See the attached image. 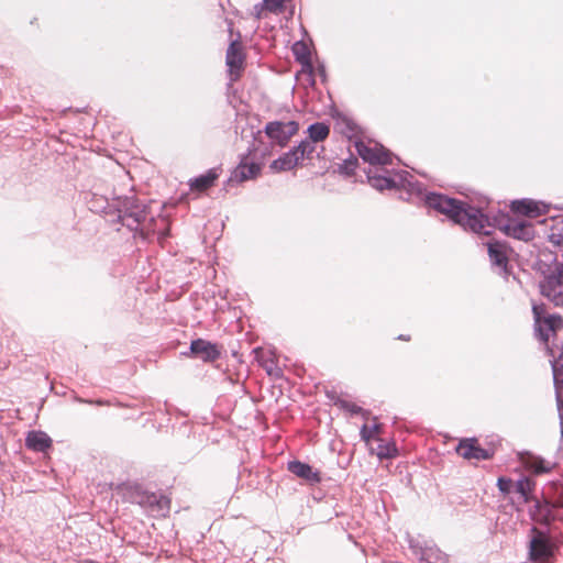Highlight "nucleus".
<instances>
[{
  "label": "nucleus",
  "mask_w": 563,
  "mask_h": 563,
  "mask_svg": "<svg viewBox=\"0 0 563 563\" xmlns=\"http://www.w3.org/2000/svg\"><path fill=\"white\" fill-rule=\"evenodd\" d=\"M123 221H126L128 227L133 224L139 225L146 219V211L143 207L135 203V200L130 199L124 203Z\"/></svg>",
  "instance_id": "nucleus-13"
},
{
  "label": "nucleus",
  "mask_w": 563,
  "mask_h": 563,
  "mask_svg": "<svg viewBox=\"0 0 563 563\" xmlns=\"http://www.w3.org/2000/svg\"><path fill=\"white\" fill-rule=\"evenodd\" d=\"M285 1L286 0H263V7L269 12L278 13L284 9Z\"/></svg>",
  "instance_id": "nucleus-29"
},
{
  "label": "nucleus",
  "mask_w": 563,
  "mask_h": 563,
  "mask_svg": "<svg viewBox=\"0 0 563 563\" xmlns=\"http://www.w3.org/2000/svg\"><path fill=\"white\" fill-rule=\"evenodd\" d=\"M551 555V545L541 532H537L530 541V556L532 560H545Z\"/></svg>",
  "instance_id": "nucleus-12"
},
{
  "label": "nucleus",
  "mask_w": 563,
  "mask_h": 563,
  "mask_svg": "<svg viewBox=\"0 0 563 563\" xmlns=\"http://www.w3.org/2000/svg\"><path fill=\"white\" fill-rule=\"evenodd\" d=\"M266 155H268V150H267V148H265V150L261 153L260 158L263 161V159L265 158V156H266Z\"/></svg>",
  "instance_id": "nucleus-33"
},
{
  "label": "nucleus",
  "mask_w": 563,
  "mask_h": 563,
  "mask_svg": "<svg viewBox=\"0 0 563 563\" xmlns=\"http://www.w3.org/2000/svg\"><path fill=\"white\" fill-rule=\"evenodd\" d=\"M498 489L504 494L508 495L514 492L515 483L510 478L499 477L497 481Z\"/></svg>",
  "instance_id": "nucleus-28"
},
{
  "label": "nucleus",
  "mask_w": 563,
  "mask_h": 563,
  "mask_svg": "<svg viewBox=\"0 0 563 563\" xmlns=\"http://www.w3.org/2000/svg\"><path fill=\"white\" fill-rule=\"evenodd\" d=\"M133 500L155 516H165L169 511V500L155 493L137 492Z\"/></svg>",
  "instance_id": "nucleus-6"
},
{
  "label": "nucleus",
  "mask_w": 563,
  "mask_h": 563,
  "mask_svg": "<svg viewBox=\"0 0 563 563\" xmlns=\"http://www.w3.org/2000/svg\"><path fill=\"white\" fill-rule=\"evenodd\" d=\"M329 133L330 128L323 122L313 123L308 128L309 140L316 143L324 141L329 136Z\"/></svg>",
  "instance_id": "nucleus-22"
},
{
  "label": "nucleus",
  "mask_w": 563,
  "mask_h": 563,
  "mask_svg": "<svg viewBox=\"0 0 563 563\" xmlns=\"http://www.w3.org/2000/svg\"><path fill=\"white\" fill-rule=\"evenodd\" d=\"M218 176L219 175L216 169H210L206 174L190 180V188L197 191H205L214 184Z\"/></svg>",
  "instance_id": "nucleus-20"
},
{
  "label": "nucleus",
  "mask_w": 563,
  "mask_h": 563,
  "mask_svg": "<svg viewBox=\"0 0 563 563\" xmlns=\"http://www.w3.org/2000/svg\"><path fill=\"white\" fill-rule=\"evenodd\" d=\"M549 241L556 246H563V217L553 221L549 230Z\"/></svg>",
  "instance_id": "nucleus-24"
},
{
  "label": "nucleus",
  "mask_w": 563,
  "mask_h": 563,
  "mask_svg": "<svg viewBox=\"0 0 563 563\" xmlns=\"http://www.w3.org/2000/svg\"><path fill=\"white\" fill-rule=\"evenodd\" d=\"M367 178L371 186L377 190L393 189L398 186V183L395 178L380 174H374L372 170H368Z\"/></svg>",
  "instance_id": "nucleus-19"
},
{
  "label": "nucleus",
  "mask_w": 563,
  "mask_h": 563,
  "mask_svg": "<svg viewBox=\"0 0 563 563\" xmlns=\"http://www.w3.org/2000/svg\"><path fill=\"white\" fill-rule=\"evenodd\" d=\"M426 202L430 208L446 214L454 223L479 235L488 236L498 228L518 240L529 241L533 238L532 227L526 221L510 220L503 213L490 218L484 213L482 206H470L439 194L428 195Z\"/></svg>",
  "instance_id": "nucleus-1"
},
{
  "label": "nucleus",
  "mask_w": 563,
  "mask_h": 563,
  "mask_svg": "<svg viewBox=\"0 0 563 563\" xmlns=\"http://www.w3.org/2000/svg\"><path fill=\"white\" fill-rule=\"evenodd\" d=\"M343 408H345L346 410H349L352 413H361V412L365 413L363 411V409L355 404L344 402Z\"/></svg>",
  "instance_id": "nucleus-31"
},
{
  "label": "nucleus",
  "mask_w": 563,
  "mask_h": 563,
  "mask_svg": "<svg viewBox=\"0 0 563 563\" xmlns=\"http://www.w3.org/2000/svg\"><path fill=\"white\" fill-rule=\"evenodd\" d=\"M346 168L353 169V164L346 163Z\"/></svg>",
  "instance_id": "nucleus-35"
},
{
  "label": "nucleus",
  "mask_w": 563,
  "mask_h": 563,
  "mask_svg": "<svg viewBox=\"0 0 563 563\" xmlns=\"http://www.w3.org/2000/svg\"><path fill=\"white\" fill-rule=\"evenodd\" d=\"M190 351L194 355L201 358L205 362H211L219 357L220 351L216 344H212L206 340L197 339L190 344Z\"/></svg>",
  "instance_id": "nucleus-10"
},
{
  "label": "nucleus",
  "mask_w": 563,
  "mask_h": 563,
  "mask_svg": "<svg viewBox=\"0 0 563 563\" xmlns=\"http://www.w3.org/2000/svg\"><path fill=\"white\" fill-rule=\"evenodd\" d=\"M533 487L534 483L530 478L523 477L515 483L514 490L520 495L523 503H528Z\"/></svg>",
  "instance_id": "nucleus-23"
},
{
  "label": "nucleus",
  "mask_w": 563,
  "mask_h": 563,
  "mask_svg": "<svg viewBox=\"0 0 563 563\" xmlns=\"http://www.w3.org/2000/svg\"><path fill=\"white\" fill-rule=\"evenodd\" d=\"M382 424L375 423L372 427H368L367 424H364L361 428V438L363 441L368 443L372 439L375 438V435L380 431Z\"/></svg>",
  "instance_id": "nucleus-27"
},
{
  "label": "nucleus",
  "mask_w": 563,
  "mask_h": 563,
  "mask_svg": "<svg viewBox=\"0 0 563 563\" xmlns=\"http://www.w3.org/2000/svg\"><path fill=\"white\" fill-rule=\"evenodd\" d=\"M420 563H448V556L435 547H427L421 551Z\"/></svg>",
  "instance_id": "nucleus-21"
},
{
  "label": "nucleus",
  "mask_w": 563,
  "mask_h": 563,
  "mask_svg": "<svg viewBox=\"0 0 563 563\" xmlns=\"http://www.w3.org/2000/svg\"><path fill=\"white\" fill-rule=\"evenodd\" d=\"M405 175H407L406 172H404L402 174L398 175L401 183L406 181Z\"/></svg>",
  "instance_id": "nucleus-34"
},
{
  "label": "nucleus",
  "mask_w": 563,
  "mask_h": 563,
  "mask_svg": "<svg viewBox=\"0 0 563 563\" xmlns=\"http://www.w3.org/2000/svg\"><path fill=\"white\" fill-rule=\"evenodd\" d=\"M257 150H250L244 155L234 172V177L240 181L255 178L262 169V162H256Z\"/></svg>",
  "instance_id": "nucleus-8"
},
{
  "label": "nucleus",
  "mask_w": 563,
  "mask_h": 563,
  "mask_svg": "<svg viewBox=\"0 0 563 563\" xmlns=\"http://www.w3.org/2000/svg\"><path fill=\"white\" fill-rule=\"evenodd\" d=\"M536 333L542 342H547L550 334H554L563 325L559 314H548L543 303L532 306Z\"/></svg>",
  "instance_id": "nucleus-3"
},
{
  "label": "nucleus",
  "mask_w": 563,
  "mask_h": 563,
  "mask_svg": "<svg viewBox=\"0 0 563 563\" xmlns=\"http://www.w3.org/2000/svg\"><path fill=\"white\" fill-rule=\"evenodd\" d=\"M298 130L299 124L296 121H272L264 129L265 134L280 147L286 146Z\"/></svg>",
  "instance_id": "nucleus-5"
},
{
  "label": "nucleus",
  "mask_w": 563,
  "mask_h": 563,
  "mask_svg": "<svg viewBox=\"0 0 563 563\" xmlns=\"http://www.w3.org/2000/svg\"><path fill=\"white\" fill-rule=\"evenodd\" d=\"M380 459L393 456V452L389 448L380 449L377 453Z\"/></svg>",
  "instance_id": "nucleus-32"
},
{
  "label": "nucleus",
  "mask_w": 563,
  "mask_h": 563,
  "mask_svg": "<svg viewBox=\"0 0 563 563\" xmlns=\"http://www.w3.org/2000/svg\"><path fill=\"white\" fill-rule=\"evenodd\" d=\"M299 162L298 155L295 148H292L279 158L273 161L269 167L274 172H287L297 166Z\"/></svg>",
  "instance_id": "nucleus-18"
},
{
  "label": "nucleus",
  "mask_w": 563,
  "mask_h": 563,
  "mask_svg": "<svg viewBox=\"0 0 563 563\" xmlns=\"http://www.w3.org/2000/svg\"><path fill=\"white\" fill-rule=\"evenodd\" d=\"M541 294L558 307H563V262H556L540 283Z\"/></svg>",
  "instance_id": "nucleus-2"
},
{
  "label": "nucleus",
  "mask_w": 563,
  "mask_h": 563,
  "mask_svg": "<svg viewBox=\"0 0 563 563\" xmlns=\"http://www.w3.org/2000/svg\"><path fill=\"white\" fill-rule=\"evenodd\" d=\"M314 142L310 140L301 141L300 144L295 148L299 161H302L303 158H310L312 153L316 151V146L313 144Z\"/></svg>",
  "instance_id": "nucleus-25"
},
{
  "label": "nucleus",
  "mask_w": 563,
  "mask_h": 563,
  "mask_svg": "<svg viewBox=\"0 0 563 563\" xmlns=\"http://www.w3.org/2000/svg\"><path fill=\"white\" fill-rule=\"evenodd\" d=\"M288 471L299 478L307 481L308 483H319L320 474L312 470L309 464L300 461H291L288 463Z\"/></svg>",
  "instance_id": "nucleus-14"
},
{
  "label": "nucleus",
  "mask_w": 563,
  "mask_h": 563,
  "mask_svg": "<svg viewBox=\"0 0 563 563\" xmlns=\"http://www.w3.org/2000/svg\"><path fill=\"white\" fill-rule=\"evenodd\" d=\"M511 210L516 213L534 218L545 212V205L531 199H521L511 202Z\"/></svg>",
  "instance_id": "nucleus-11"
},
{
  "label": "nucleus",
  "mask_w": 563,
  "mask_h": 563,
  "mask_svg": "<svg viewBox=\"0 0 563 563\" xmlns=\"http://www.w3.org/2000/svg\"><path fill=\"white\" fill-rule=\"evenodd\" d=\"M225 63L228 66L230 80L236 81L243 69L244 54L240 42H232L227 49Z\"/></svg>",
  "instance_id": "nucleus-7"
},
{
  "label": "nucleus",
  "mask_w": 563,
  "mask_h": 563,
  "mask_svg": "<svg viewBox=\"0 0 563 563\" xmlns=\"http://www.w3.org/2000/svg\"><path fill=\"white\" fill-rule=\"evenodd\" d=\"M485 245L487 246L488 255L493 265L501 269H506L507 255L505 244L495 240H489Z\"/></svg>",
  "instance_id": "nucleus-15"
},
{
  "label": "nucleus",
  "mask_w": 563,
  "mask_h": 563,
  "mask_svg": "<svg viewBox=\"0 0 563 563\" xmlns=\"http://www.w3.org/2000/svg\"><path fill=\"white\" fill-rule=\"evenodd\" d=\"M527 468L536 474H542L549 471V467L544 465V462L540 459L529 456L525 462Z\"/></svg>",
  "instance_id": "nucleus-26"
},
{
  "label": "nucleus",
  "mask_w": 563,
  "mask_h": 563,
  "mask_svg": "<svg viewBox=\"0 0 563 563\" xmlns=\"http://www.w3.org/2000/svg\"><path fill=\"white\" fill-rule=\"evenodd\" d=\"M25 443L31 450L44 452L52 445V440L43 431H31L25 439Z\"/></svg>",
  "instance_id": "nucleus-17"
},
{
  "label": "nucleus",
  "mask_w": 563,
  "mask_h": 563,
  "mask_svg": "<svg viewBox=\"0 0 563 563\" xmlns=\"http://www.w3.org/2000/svg\"><path fill=\"white\" fill-rule=\"evenodd\" d=\"M553 378L556 391L558 411L563 426V358L553 364Z\"/></svg>",
  "instance_id": "nucleus-16"
},
{
  "label": "nucleus",
  "mask_w": 563,
  "mask_h": 563,
  "mask_svg": "<svg viewBox=\"0 0 563 563\" xmlns=\"http://www.w3.org/2000/svg\"><path fill=\"white\" fill-rule=\"evenodd\" d=\"M456 453L465 460H487L490 457L487 450L477 444L474 438L463 439L456 446Z\"/></svg>",
  "instance_id": "nucleus-9"
},
{
  "label": "nucleus",
  "mask_w": 563,
  "mask_h": 563,
  "mask_svg": "<svg viewBox=\"0 0 563 563\" xmlns=\"http://www.w3.org/2000/svg\"><path fill=\"white\" fill-rule=\"evenodd\" d=\"M263 367L265 368V371L267 372L268 375L271 376H279L280 375V369L276 366L275 362L273 360H269V361H264L263 362Z\"/></svg>",
  "instance_id": "nucleus-30"
},
{
  "label": "nucleus",
  "mask_w": 563,
  "mask_h": 563,
  "mask_svg": "<svg viewBox=\"0 0 563 563\" xmlns=\"http://www.w3.org/2000/svg\"><path fill=\"white\" fill-rule=\"evenodd\" d=\"M355 147L358 155L371 165H387L391 163V153L379 143L360 141L355 143Z\"/></svg>",
  "instance_id": "nucleus-4"
}]
</instances>
